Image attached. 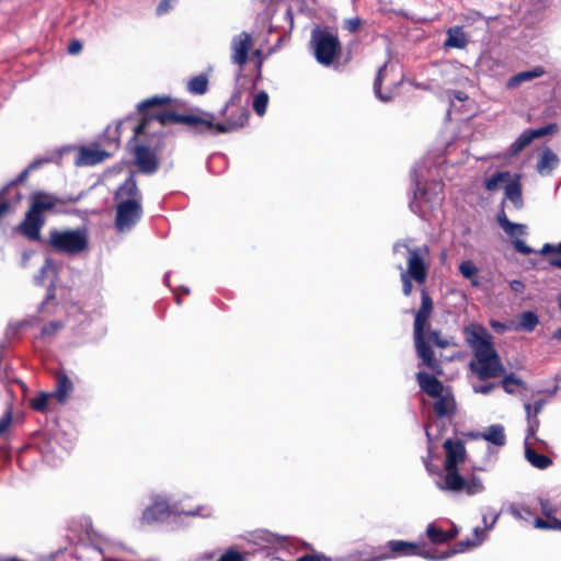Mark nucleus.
Segmentation results:
<instances>
[{
  "label": "nucleus",
  "instance_id": "nucleus-1",
  "mask_svg": "<svg viewBox=\"0 0 561 561\" xmlns=\"http://www.w3.org/2000/svg\"><path fill=\"white\" fill-rule=\"evenodd\" d=\"M138 112L141 114L139 123L134 128V135L130 141H136L146 134L147 127L152 121H157L161 126L182 124L197 135L204 134H228L236 131L248 123L249 111L236 103L229 101L225 108L226 122L215 123L213 114L205 116L188 112L186 102L172 100L168 95H154L138 103Z\"/></svg>",
  "mask_w": 561,
  "mask_h": 561
},
{
  "label": "nucleus",
  "instance_id": "nucleus-2",
  "mask_svg": "<svg viewBox=\"0 0 561 561\" xmlns=\"http://www.w3.org/2000/svg\"><path fill=\"white\" fill-rule=\"evenodd\" d=\"M465 337L473 353L469 364L471 371L480 380L502 377L505 368L493 345L490 332L481 324L471 323L465 328Z\"/></svg>",
  "mask_w": 561,
  "mask_h": 561
},
{
  "label": "nucleus",
  "instance_id": "nucleus-3",
  "mask_svg": "<svg viewBox=\"0 0 561 561\" xmlns=\"http://www.w3.org/2000/svg\"><path fill=\"white\" fill-rule=\"evenodd\" d=\"M444 486L443 489L460 492L465 491L468 495H474L483 491L484 486L478 477L466 479L460 474L458 466L465 462L467 450L461 439L448 438L444 442Z\"/></svg>",
  "mask_w": 561,
  "mask_h": 561
},
{
  "label": "nucleus",
  "instance_id": "nucleus-4",
  "mask_svg": "<svg viewBox=\"0 0 561 561\" xmlns=\"http://www.w3.org/2000/svg\"><path fill=\"white\" fill-rule=\"evenodd\" d=\"M116 201L115 227L117 231L131 230L141 219V193L134 175H129L115 191Z\"/></svg>",
  "mask_w": 561,
  "mask_h": 561
},
{
  "label": "nucleus",
  "instance_id": "nucleus-5",
  "mask_svg": "<svg viewBox=\"0 0 561 561\" xmlns=\"http://www.w3.org/2000/svg\"><path fill=\"white\" fill-rule=\"evenodd\" d=\"M434 302L428 291L423 288L421 290V307L415 312L413 323V339L417 356L422 363L435 374H442L440 362L435 357V354L426 340L425 328L428 324V319L433 312Z\"/></svg>",
  "mask_w": 561,
  "mask_h": 561
},
{
  "label": "nucleus",
  "instance_id": "nucleus-6",
  "mask_svg": "<svg viewBox=\"0 0 561 561\" xmlns=\"http://www.w3.org/2000/svg\"><path fill=\"white\" fill-rule=\"evenodd\" d=\"M408 249L407 270L400 274L402 283V293L405 297L411 296L413 290L412 280L419 285H423L427 279L428 265L425 257L428 255L430 250L425 247L410 248L405 243H396L394 251L400 247Z\"/></svg>",
  "mask_w": 561,
  "mask_h": 561
},
{
  "label": "nucleus",
  "instance_id": "nucleus-7",
  "mask_svg": "<svg viewBox=\"0 0 561 561\" xmlns=\"http://www.w3.org/2000/svg\"><path fill=\"white\" fill-rule=\"evenodd\" d=\"M44 244L56 253L73 256L88 250L89 238L84 229H53L44 240Z\"/></svg>",
  "mask_w": 561,
  "mask_h": 561
},
{
  "label": "nucleus",
  "instance_id": "nucleus-8",
  "mask_svg": "<svg viewBox=\"0 0 561 561\" xmlns=\"http://www.w3.org/2000/svg\"><path fill=\"white\" fill-rule=\"evenodd\" d=\"M310 47L316 60L325 67L333 65L342 54V44L339 36L319 26L311 31Z\"/></svg>",
  "mask_w": 561,
  "mask_h": 561
},
{
  "label": "nucleus",
  "instance_id": "nucleus-9",
  "mask_svg": "<svg viewBox=\"0 0 561 561\" xmlns=\"http://www.w3.org/2000/svg\"><path fill=\"white\" fill-rule=\"evenodd\" d=\"M389 551L374 554L371 558L363 561H382L387 559H393L399 557H422L428 560H435V550L424 541H404V540H389L387 542Z\"/></svg>",
  "mask_w": 561,
  "mask_h": 561
},
{
  "label": "nucleus",
  "instance_id": "nucleus-10",
  "mask_svg": "<svg viewBox=\"0 0 561 561\" xmlns=\"http://www.w3.org/2000/svg\"><path fill=\"white\" fill-rule=\"evenodd\" d=\"M164 149V135L162 133L153 135L147 144H137L133 149L135 164L144 174L154 173L160 161L158 154Z\"/></svg>",
  "mask_w": 561,
  "mask_h": 561
},
{
  "label": "nucleus",
  "instance_id": "nucleus-11",
  "mask_svg": "<svg viewBox=\"0 0 561 561\" xmlns=\"http://www.w3.org/2000/svg\"><path fill=\"white\" fill-rule=\"evenodd\" d=\"M496 219L500 227L511 238H513V247L516 250V252L522 253L524 255H528L534 252V250L529 245H527L523 240L519 239V237L526 234L525 225L510 221L503 209L497 214Z\"/></svg>",
  "mask_w": 561,
  "mask_h": 561
},
{
  "label": "nucleus",
  "instance_id": "nucleus-12",
  "mask_svg": "<svg viewBox=\"0 0 561 561\" xmlns=\"http://www.w3.org/2000/svg\"><path fill=\"white\" fill-rule=\"evenodd\" d=\"M558 131V125L556 123L548 124L543 127L536 129H525L518 138L510 146L508 153L511 157L518 154L522 150H524L528 145L533 142V140L552 135Z\"/></svg>",
  "mask_w": 561,
  "mask_h": 561
},
{
  "label": "nucleus",
  "instance_id": "nucleus-13",
  "mask_svg": "<svg viewBox=\"0 0 561 561\" xmlns=\"http://www.w3.org/2000/svg\"><path fill=\"white\" fill-rule=\"evenodd\" d=\"M252 49V36L248 32H241L231 41V61L239 67H243L249 59V53Z\"/></svg>",
  "mask_w": 561,
  "mask_h": 561
},
{
  "label": "nucleus",
  "instance_id": "nucleus-14",
  "mask_svg": "<svg viewBox=\"0 0 561 561\" xmlns=\"http://www.w3.org/2000/svg\"><path fill=\"white\" fill-rule=\"evenodd\" d=\"M45 224L43 215L28 209L24 220L20 225L21 233L30 241H39L44 243L45 239L41 238V229Z\"/></svg>",
  "mask_w": 561,
  "mask_h": 561
},
{
  "label": "nucleus",
  "instance_id": "nucleus-15",
  "mask_svg": "<svg viewBox=\"0 0 561 561\" xmlns=\"http://www.w3.org/2000/svg\"><path fill=\"white\" fill-rule=\"evenodd\" d=\"M171 515L170 505L167 500L154 499L153 502L147 506L141 515V520L145 524H153L164 520Z\"/></svg>",
  "mask_w": 561,
  "mask_h": 561
},
{
  "label": "nucleus",
  "instance_id": "nucleus-16",
  "mask_svg": "<svg viewBox=\"0 0 561 561\" xmlns=\"http://www.w3.org/2000/svg\"><path fill=\"white\" fill-rule=\"evenodd\" d=\"M416 380L419 382L421 390L424 391L427 396L436 398L443 394L444 385L434 375H430L424 371H419L416 374Z\"/></svg>",
  "mask_w": 561,
  "mask_h": 561
},
{
  "label": "nucleus",
  "instance_id": "nucleus-17",
  "mask_svg": "<svg viewBox=\"0 0 561 561\" xmlns=\"http://www.w3.org/2000/svg\"><path fill=\"white\" fill-rule=\"evenodd\" d=\"M55 379L56 386L51 394L60 404H65L73 391V383L64 371H58Z\"/></svg>",
  "mask_w": 561,
  "mask_h": 561
},
{
  "label": "nucleus",
  "instance_id": "nucleus-18",
  "mask_svg": "<svg viewBox=\"0 0 561 561\" xmlns=\"http://www.w3.org/2000/svg\"><path fill=\"white\" fill-rule=\"evenodd\" d=\"M108 157H110V153L106 152L105 150H102L99 148L82 147L79 150V153L77 156V164L78 165H95V164L104 161Z\"/></svg>",
  "mask_w": 561,
  "mask_h": 561
},
{
  "label": "nucleus",
  "instance_id": "nucleus-19",
  "mask_svg": "<svg viewBox=\"0 0 561 561\" xmlns=\"http://www.w3.org/2000/svg\"><path fill=\"white\" fill-rule=\"evenodd\" d=\"M57 203L64 204L66 201H58L49 194L36 192L32 197L30 209L42 215L44 211L53 209Z\"/></svg>",
  "mask_w": 561,
  "mask_h": 561
},
{
  "label": "nucleus",
  "instance_id": "nucleus-20",
  "mask_svg": "<svg viewBox=\"0 0 561 561\" xmlns=\"http://www.w3.org/2000/svg\"><path fill=\"white\" fill-rule=\"evenodd\" d=\"M546 73V70L542 66H537L531 70L520 71L513 77H511L507 81V88H516L520 85L523 82L530 81L533 79L539 78Z\"/></svg>",
  "mask_w": 561,
  "mask_h": 561
},
{
  "label": "nucleus",
  "instance_id": "nucleus-21",
  "mask_svg": "<svg viewBox=\"0 0 561 561\" xmlns=\"http://www.w3.org/2000/svg\"><path fill=\"white\" fill-rule=\"evenodd\" d=\"M559 164L558 156L550 149L545 148L537 162V170L541 174H548Z\"/></svg>",
  "mask_w": 561,
  "mask_h": 561
},
{
  "label": "nucleus",
  "instance_id": "nucleus-22",
  "mask_svg": "<svg viewBox=\"0 0 561 561\" xmlns=\"http://www.w3.org/2000/svg\"><path fill=\"white\" fill-rule=\"evenodd\" d=\"M437 400L433 405V410L437 417L451 416L456 410V403L453 397L443 396L436 397Z\"/></svg>",
  "mask_w": 561,
  "mask_h": 561
},
{
  "label": "nucleus",
  "instance_id": "nucleus-23",
  "mask_svg": "<svg viewBox=\"0 0 561 561\" xmlns=\"http://www.w3.org/2000/svg\"><path fill=\"white\" fill-rule=\"evenodd\" d=\"M505 197L508 198L516 207L522 206V185L519 183V175L511 179L504 186Z\"/></svg>",
  "mask_w": 561,
  "mask_h": 561
},
{
  "label": "nucleus",
  "instance_id": "nucleus-24",
  "mask_svg": "<svg viewBox=\"0 0 561 561\" xmlns=\"http://www.w3.org/2000/svg\"><path fill=\"white\" fill-rule=\"evenodd\" d=\"M482 437L496 446H503L506 443L504 427L501 424H493L489 426L482 434Z\"/></svg>",
  "mask_w": 561,
  "mask_h": 561
},
{
  "label": "nucleus",
  "instance_id": "nucleus-25",
  "mask_svg": "<svg viewBox=\"0 0 561 561\" xmlns=\"http://www.w3.org/2000/svg\"><path fill=\"white\" fill-rule=\"evenodd\" d=\"M511 180V173L508 171L495 172L490 178L484 180V188L490 192L500 190L503 183H507Z\"/></svg>",
  "mask_w": 561,
  "mask_h": 561
},
{
  "label": "nucleus",
  "instance_id": "nucleus-26",
  "mask_svg": "<svg viewBox=\"0 0 561 561\" xmlns=\"http://www.w3.org/2000/svg\"><path fill=\"white\" fill-rule=\"evenodd\" d=\"M480 541L481 540L479 538H477L476 540H471V539L460 540V541L456 542L450 550H447L442 556L436 557L435 560H443V559H447L454 554L462 553L471 548L477 547L480 543Z\"/></svg>",
  "mask_w": 561,
  "mask_h": 561
},
{
  "label": "nucleus",
  "instance_id": "nucleus-27",
  "mask_svg": "<svg viewBox=\"0 0 561 561\" xmlns=\"http://www.w3.org/2000/svg\"><path fill=\"white\" fill-rule=\"evenodd\" d=\"M525 457L534 467L538 469H547L550 465H552V460L548 456L539 454L530 447H526Z\"/></svg>",
  "mask_w": 561,
  "mask_h": 561
},
{
  "label": "nucleus",
  "instance_id": "nucleus-28",
  "mask_svg": "<svg viewBox=\"0 0 561 561\" xmlns=\"http://www.w3.org/2000/svg\"><path fill=\"white\" fill-rule=\"evenodd\" d=\"M208 77L204 73L193 77L188 80L186 89L192 94L202 95L208 90Z\"/></svg>",
  "mask_w": 561,
  "mask_h": 561
},
{
  "label": "nucleus",
  "instance_id": "nucleus-29",
  "mask_svg": "<svg viewBox=\"0 0 561 561\" xmlns=\"http://www.w3.org/2000/svg\"><path fill=\"white\" fill-rule=\"evenodd\" d=\"M447 35L445 46L454 48H465L467 46L468 41L461 28H449Z\"/></svg>",
  "mask_w": 561,
  "mask_h": 561
},
{
  "label": "nucleus",
  "instance_id": "nucleus-30",
  "mask_svg": "<svg viewBox=\"0 0 561 561\" xmlns=\"http://www.w3.org/2000/svg\"><path fill=\"white\" fill-rule=\"evenodd\" d=\"M501 386L503 390L508 394L515 393V389L513 388L514 386L517 388L526 389V382L523 379L516 377L514 373H510L507 375L504 374L503 379L501 380Z\"/></svg>",
  "mask_w": 561,
  "mask_h": 561
},
{
  "label": "nucleus",
  "instance_id": "nucleus-31",
  "mask_svg": "<svg viewBox=\"0 0 561 561\" xmlns=\"http://www.w3.org/2000/svg\"><path fill=\"white\" fill-rule=\"evenodd\" d=\"M54 398L51 392H39L30 400V408L36 412H46L48 410L49 400Z\"/></svg>",
  "mask_w": 561,
  "mask_h": 561
},
{
  "label": "nucleus",
  "instance_id": "nucleus-32",
  "mask_svg": "<svg viewBox=\"0 0 561 561\" xmlns=\"http://www.w3.org/2000/svg\"><path fill=\"white\" fill-rule=\"evenodd\" d=\"M426 536L434 545H443L447 542L445 530L436 526L434 523L427 525Z\"/></svg>",
  "mask_w": 561,
  "mask_h": 561
},
{
  "label": "nucleus",
  "instance_id": "nucleus-33",
  "mask_svg": "<svg viewBox=\"0 0 561 561\" xmlns=\"http://www.w3.org/2000/svg\"><path fill=\"white\" fill-rule=\"evenodd\" d=\"M459 272L465 278L471 279L473 286H479L478 279L474 278L478 274V267L470 260L463 261L459 265Z\"/></svg>",
  "mask_w": 561,
  "mask_h": 561
},
{
  "label": "nucleus",
  "instance_id": "nucleus-34",
  "mask_svg": "<svg viewBox=\"0 0 561 561\" xmlns=\"http://www.w3.org/2000/svg\"><path fill=\"white\" fill-rule=\"evenodd\" d=\"M534 526L538 529H548V530H559L561 531V520L556 516H551L550 518H534Z\"/></svg>",
  "mask_w": 561,
  "mask_h": 561
},
{
  "label": "nucleus",
  "instance_id": "nucleus-35",
  "mask_svg": "<svg viewBox=\"0 0 561 561\" xmlns=\"http://www.w3.org/2000/svg\"><path fill=\"white\" fill-rule=\"evenodd\" d=\"M539 322L538 316L533 311H525L520 316L519 327L527 332L535 330Z\"/></svg>",
  "mask_w": 561,
  "mask_h": 561
},
{
  "label": "nucleus",
  "instance_id": "nucleus-36",
  "mask_svg": "<svg viewBox=\"0 0 561 561\" xmlns=\"http://www.w3.org/2000/svg\"><path fill=\"white\" fill-rule=\"evenodd\" d=\"M268 104V94L265 91H260L255 94L253 100V110L259 116L266 113Z\"/></svg>",
  "mask_w": 561,
  "mask_h": 561
},
{
  "label": "nucleus",
  "instance_id": "nucleus-37",
  "mask_svg": "<svg viewBox=\"0 0 561 561\" xmlns=\"http://www.w3.org/2000/svg\"><path fill=\"white\" fill-rule=\"evenodd\" d=\"M386 68H387V65L385 64L383 66H381L378 69V72H377V76H376L375 82H374L375 94L377 95L378 99H380L383 102L390 100L389 95H383L381 93V85H382V82H383V79H385L383 72H385Z\"/></svg>",
  "mask_w": 561,
  "mask_h": 561
},
{
  "label": "nucleus",
  "instance_id": "nucleus-38",
  "mask_svg": "<svg viewBox=\"0 0 561 561\" xmlns=\"http://www.w3.org/2000/svg\"><path fill=\"white\" fill-rule=\"evenodd\" d=\"M247 553L233 547L228 548L216 561H247Z\"/></svg>",
  "mask_w": 561,
  "mask_h": 561
},
{
  "label": "nucleus",
  "instance_id": "nucleus-39",
  "mask_svg": "<svg viewBox=\"0 0 561 561\" xmlns=\"http://www.w3.org/2000/svg\"><path fill=\"white\" fill-rule=\"evenodd\" d=\"M510 513L515 518L523 519V520H526V522L530 520L531 518H535V513L530 508H528V507H526L524 505H518V506L514 505V506H512L511 510H510Z\"/></svg>",
  "mask_w": 561,
  "mask_h": 561
},
{
  "label": "nucleus",
  "instance_id": "nucleus-40",
  "mask_svg": "<svg viewBox=\"0 0 561 561\" xmlns=\"http://www.w3.org/2000/svg\"><path fill=\"white\" fill-rule=\"evenodd\" d=\"M48 271L56 272L55 263L51 259H46L38 274L35 276L37 284L43 285Z\"/></svg>",
  "mask_w": 561,
  "mask_h": 561
},
{
  "label": "nucleus",
  "instance_id": "nucleus-41",
  "mask_svg": "<svg viewBox=\"0 0 561 561\" xmlns=\"http://www.w3.org/2000/svg\"><path fill=\"white\" fill-rule=\"evenodd\" d=\"M295 561H333L331 557L325 556L314 549H311L310 553H305L297 558Z\"/></svg>",
  "mask_w": 561,
  "mask_h": 561
},
{
  "label": "nucleus",
  "instance_id": "nucleus-42",
  "mask_svg": "<svg viewBox=\"0 0 561 561\" xmlns=\"http://www.w3.org/2000/svg\"><path fill=\"white\" fill-rule=\"evenodd\" d=\"M428 342L439 348H446L449 345V342L442 336L440 331L438 330L428 331Z\"/></svg>",
  "mask_w": 561,
  "mask_h": 561
},
{
  "label": "nucleus",
  "instance_id": "nucleus-43",
  "mask_svg": "<svg viewBox=\"0 0 561 561\" xmlns=\"http://www.w3.org/2000/svg\"><path fill=\"white\" fill-rule=\"evenodd\" d=\"M43 161L42 160H35L33 161L26 169H24L18 176L15 180H13L11 182V185H18V184H21L23 183L26 178L28 176V173L37 168H39L42 165Z\"/></svg>",
  "mask_w": 561,
  "mask_h": 561
},
{
  "label": "nucleus",
  "instance_id": "nucleus-44",
  "mask_svg": "<svg viewBox=\"0 0 561 561\" xmlns=\"http://www.w3.org/2000/svg\"><path fill=\"white\" fill-rule=\"evenodd\" d=\"M62 328V324L58 321H51L47 324H45L43 328H42V335L43 336H53L56 334V332L58 330H60Z\"/></svg>",
  "mask_w": 561,
  "mask_h": 561
},
{
  "label": "nucleus",
  "instance_id": "nucleus-45",
  "mask_svg": "<svg viewBox=\"0 0 561 561\" xmlns=\"http://www.w3.org/2000/svg\"><path fill=\"white\" fill-rule=\"evenodd\" d=\"M12 423V410L9 408L0 417V436L3 435Z\"/></svg>",
  "mask_w": 561,
  "mask_h": 561
},
{
  "label": "nucleus",
  "instance_id": "nucleus-46",
  "mask_svg": "<svg viewBox=\"0 0 561 561\" xmlns=\"http://www.w3.org/2000/svg\"><path fill=\"white\" fill-rule=\"evenodd\" d=\"M540 510L546 518L554 516L557 512V508L548 500H540Z\"/></svg>",
  "mask_w": 561,
  "mask_h": 561
},
{
  "label": "nucleus",
  "instance_id": "nucleus-47",
  "mask_svg": "<svg viewBox=\"0 0 561 561\" xmlns=\"http://www.w3.org/2000/svg\"><path fill=\"white\" fill-rule=\"evenodd\" d=\"M541 255H547L550 253H558L561 254V242L558 245H552L550 243L543 244L541 250L539 251Z\"/></svg>",
  "mask_w": 561,
  "mask_h": 561
},
{
  "label": "nucleus",
  "instance_id": "nucleus-48",
  "mask_svg": "<svg viewBox=\"0 0 561 561\" xmlns=\"http://www.w3.org/2000/svg\"><path fill=\"white\" fill-rule=\"evenodd\" d=\"M82 43L79 39L75 38L70 41L67 50L70 55H78L82 50Z\"/></svg>",
  "mask_w": 561,
  "mask_h": 561
},
{
  "label": "nucleus",
  "instance_id": "nucleus-49",
  "mask_svg": "<svg viewBox=\"0 0 561 561\" xmlns=\"http://www.w3.org/2000/svg\"><path fill=\"white\" fill-rule=\"evenodd\" d=\"M171 2H172V0H161L156 10L157 14L163 15V14L168 13L170 11V9L172 8Z\"/></svg>",
  "mask_w": 561,
  "mask_h": 561
},
{
  "label": "nucleus",
  "instance_id": "nucleus-50",
  "mask_svg": "<svg viewBox=\"0 0 561 561\" xmlns=\"http://www.w3.org/2000/svg\"><path fill=\"white\" fill-rule=\"evenodd\" d=\"M360 19L359 18H353L345 21V28L350 32H356L360 26Z\"/></svg>",
  "mask_w": 561,
  "mask_h": 561
},
{
  "label": "nucleus",
  "instance_id": "nucleus-51",
  "mask_svg": "<svg viewBox=\"0 0 561 561\" xmlns=\"http://www.w3.org/2000/svg\"><path fill=\"white\" fill-rule=\"evenodd\" d=\"M495 387L494 383H484L479 386L478 388H474L476 392L482 393V394H489L493 388Z\"/></svg>",
  "mask_w": 561,
  "mask_h": 561
},
{
  "label": "nucleus",
  "instance_id": "nucleus-52",
  "mask_svg": "<svg viewBox=\"0 0 561 561\" xmlns=\"http://www.w3.org/2000/svg\"><path fill=\"white\" fill-rule=\"evenodd\" d=\"M511 289L515 293H522L525 289V284L522 280L514 279L510 283Z\"/></svg>",
  "mask_w": 561,
  "mask_h": 561
},
{
  "label": "nucleus",
  "instance_id": "nucleus-53",
  "mask_svg": "<svg viewBox=\"0 0 561 561\" xmlns=\"http://www.w3.org/2000/svg\"><path fill=\"white\" fill-rule=\"evenodd\" d=\"M10 209V203L0 198V218L3 217Z\"/></svg>",
  "mask_w": 561,
  "mask_h": 561
},
{
  "label": "nucleus",
  "instance_id": "nucleus-54",
  "mask_svg": "<svg viewBox=\"0 0 561 561\" xmlns=\"http://www.w3.org/2000/svg\"><path fill=\"white\" fill-rule=\"evenodd\" d=\"M445 533H446V537H447V542L454 540L458 536V529L456 526H454L449 530H445Z\"/></svg>",
  "mask_w": 561,
  "mask_h": 561
},
{
  "label": "nucleus",
  "instance_id": "nucleus-55",
  "mask_svg": "<svg viewBox=\"0 0 561 561\" xmlns=\"http://www.w3.org/2000/svg\"><path fill=\"white\" fill-rule=\"evenodd\" d=\"M425 195H426L425 190H424V188H422V187L420 186V184H417V187H416V190H415V192H414V198H415V199H425Z\"/></svg>",
  "mask_w": 561,
  "mask_h": 561
},
{
  "label": "nucleus",
  "instance_id": "nucleus-56",
  "mask_svg": "<svg viewBox=\"0 0 561 561\" xmlns=\"http://www.w3.org/2000/svg\"><path fill=\"white\" fill-rule=\"evenodd\" d=\"M545 404V401L543 400H538L534 403V412H535V416H537V414L540 413L542 407Z\"/></svg>",
  "mask_w": 561,
  "mask_h": 561
},
{
  "label": "nucleus",
  "instance_id": "nucleus-57",
  "mask_svg": "<svg viewBox=\"0 0 561 561\" xmlns=\"http://www.w3.org/2000/svg\"><path fill=\"white\" fill-rule=\"evenodd\" d=\"M549 263L552 266H556L558 268H561V256H554L549 259Z\"/></svg>",
  "mask_w": 561,
  "mask_h": 561
},
{
  "label": "nucleus",
  "instance_id": "nucleus-58",
  "mask_svg": "<svg viewBox=\"0 0 561 561\" xmlns=\"http://www.w3.org/2000/svg\"><path fill=\"white\" fill-rule=\"evenodd\" d=\"M122 124H123V122H118L117 125H116V134H117V138L115 139V146L116 147H118V138L121 137Z\"/></svg>",
  "mask_w": 561,
  "mask_h": 561
},
{
  "label": "nucleus",
  "instance_id": "nucleus-59",
  "mask_svg": "<svg viewBox=\"0 0 561 561\" xmlns=\"http://www.w3.org/2000/svg\"><path fill=\"white\" fill-rule=\"evenodd\" d=\"M552 337L554 340L561 341V327L553 332Z\"/></svg>",
  "mask_w": 561,
  "mask_h": 561
},
{
  "label": "nucleus",
  "instance_id": "nucleus-60",
  "mask_svg": "<svg viewBox=\"0 0 561 561\" xmlns=\"http://www.w3.org/2000/svg\"><path fill=\"white\" fill-rule=\"evenodd\" d=\"M262 65H263V59H257L256 65H255L256 69H257V77H261Z\"/></svg>",
  "mask_w": 561,
  "mask_h": 561
},
{
  "label": "nucleus",
  "instance_id": "nucleus-61",
  "mask_svg": "<svg viewBox=\"0 0 561 561\" xmlns=\"http://www.w3.org/2000/svg\"><path fill=\"white\" fill-rule=\"evenodd\" d=\"M456 99H458L459 101H462L467 98V95L461 92V91H458L456 94H455Z\"/></svg>",
  "mask_w": 561,
  "mask_h": 561
},
{
  "label": "nucleus",
  "instance_id": "nucleus-62",
  "mask_svg": "<svg viewBox=\"0 0 561 561\" xmlns=\"http://www.w3.org/2000/svg\"><path fill=\"white\" fill-rule=\"evenodd\" d=\"M262 54H263V53H262V50H261V49H255V50L253 51V57H255V58H256V60H257V59H263V58H262Z\"/></svg>",
  "mask_w": 561,
  "mask_h": 561
},
{
  "label": "nucleus",
  "instance_id": "nucleus-63",
  "mask_svg": "<svg viewBox=\"0 0 561 561\" xmlns=\"http://www.w3.org/2000/svg\"><path fill=\"white\" fill-rule=\"evenodd\" d=\"M525 410H526L528 419H530L531 404L530 403H526L525 404Z\"/></svg>",
  "mask_w": 561,
  "mask_h": 561
},
{
  "label": "nucleus",
  "instance_id": "nucleus-64",
  "mask_svg": "<svg viewBox=\"0 0 561 561\" xmlns=\"http://www.w3.org/2000/svg\"><path fill=\"white\" fill-rule=\"evenodd\" d=\"M558 305H559V309H560V311H561V294H560V295H559V297H558Z\"/></svg>",
  "mask_w": 561,
  "mask_h": 561
}]
</instances>
